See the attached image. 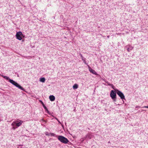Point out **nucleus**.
I'll return each instance as SVG.
<instances>
[{
    "label": "nucleus",
    "instance_id": "nucleus-1",
    "mask_svg": "<svg viewBox=\"0 0 148 148\" xmlns=\"http://www.w3.org/2000/svg\"><path fill=\"white\" fill-rule=\"evenodd\" d=\"M4 78L7 80H9V82L11 83L12 84L15 86L16 87L18 88L19 89H21V90L25 91V89L19 85L17 82L14 81L12 79H10L8 76H4L3 75H1Z\"/></svg>",
    "mask_w": 148,
    "mask_h": 148
},
{
    "label": "nucleus",
    "instance_id": "nucleus-2",
    "mask_svg": "<svg viewBox=\"0 0 148 148\" xmlns=\"http://www.w3.org/2000/svg\"><path fill=\"white\" fill-rule=\"evenodd\" d=\"M23 122L18 119H16V121L12 122L11 124L12 129L14 130H15L16 128L21 126Z\"/></svg>",
    "mask_w": 148,
    "mask_h": 148
},
{
    "label": "nucleus",
    "instance_id": "nucleus-3",
    "mask_svg": "<svg viewBox=\"0 0 148 148\" xmlns=\"http://www.w3.org/2000/svg\"><path fill=\"white\" fill-rule=\"evenodd\" d=\"M23 122L18 119H16V121L12 122L11 124L12 129L14 130H15L16 128L21 126Z\"/></svg>",
    "mask_w": 148,
    "mask_h": 148
},
{
    "label": "nucleus",
    "instance_id": "nucleus-4",
    "mask_svg": "<svg viewBox=\"0 0 148 148\" xmlns=\"http://www.w3.org/2000/svg\"><path fill=\"white\" fill-rule=\"evenodd\" d=\"M58 139L61 142L64 144H66L69 142L68 139L62 136H58Z\"/></svg>",
    "mask_w": 148,
    "mask_h": 148
},
{
    "label": "nucleus",
    "instance_id": "nucleus-5",
    "mask_svg": "<svg viewBox=\"0 0 148 148\" xmlns=\"http://www.w3.org/2000/svg\"><path fill=\"white\" fill-rule=\"evenodd\" d=\"M116 91H115L114 90H112L110 92V96L114 101H116Z\"/></svg>",
    "mask_w": 148,
    "mask_h": 148
},
{
    "label": "nucleus",
    "instance_id": "nucleus-6",
    "mask_svg": "<svg viewBox=\"0 0 148 148\" xmlns=\"http://www.w3.org/2000/svg\"><path fill=\"white\" fill-rule=\"evenodd\" d=\"M116 91L117 94L122 100L125 99V96L121 91L117 89L116 90Z\"/></svg>",
    "mask_w": 148,
    "mask_h": 148
},
{
    "label": "nucleus",
    "instance_id": "nucleus-7",
    "mask_svg": "<svg viewBox=\"0 0 148 148\" xmlns=\"http://www.w3.org/2000/svg\"><path fill=\"white\" fill-rule=\"evenodd\" d=\"M22 35V32H17L16 34V36L17 39L19 40H21L22 39L21 36Z\"/></svg>",
    "mask_w": 148,
    "mask_h": 148
},
{
    "label": "nucleus",
    "instance_id": "nucleus-8",
    "mask_svg": "<svg viewBox=\"0 0 148 148\" xmlns=\"http://www.w3.org/2000/svg\"><path fill=\"white\" fill-rule=\"evenodd\" d=\"M89 70L90 72L93 74H94L95 75H97V73L95 72V71L91 68L90 67H89Z\"/></svg>",
    "mask_w": 148,
    "mask_h": 148
},
{
    "label": "nucleus",
    "instance_id": "nucleus-9",
    "mask_svg": "<svg viewBox=\"0 0 148 148\" xmlns=\"http://www.w3.org/2000/svg\"><path fill=\"white\" fill-rule=\"evenodd\" d=\"M49 98L50 101H53L55 99V97L53 95H50L49 97Z\"/></svg>",
    "mask_w": 148,
    "mask_h": 148
},
{
    "label": "nucleus",
    "instance_id": "nucleus-10",
    "mask_svg": "<svg viewBox=\"0 0 148 148\" xmlns=\"http://www.w3.org/2000/svg\"><path fill=\"white\" fill-rule=\"evenodd\" d=\"M40 102H41V104H42L43 107H44V109L46 111H47V112H48V113L49 111H48V109H47V107L44 105V104L41 101H40Z\"/></svg>",
    "mask_w": 148,
    "mask_h": 148
},
{
    "label": "nucleus",
    "instance_id": "nucleus-11",
    "mask_svg": "<svg viewBox=\"0 0 148 148\" xmlns=\"http://www.w3.org/2000/svg\"><path fill=\"white\" fill-rule=\"evenodd\" d=\"M86 137L87 138H91L93 137V135H92L90 133H88V134L86 136Z\"/></svg>",
    "mask_w": 148,
    "mask_h": 148
},
{
    "label": "nucleus",
    "instance_id": "nucleus-12",
    "mask_svg": "<svg viewBox=\"0 0 148 148\" xmlns=\"http://www.w3.org/2000/svg\"><path fill=\"white\" fill-rule=\"evenodd\" d=\"M39 81L40 82L44 83L45 82V79L44 77L40 78Z\"/></svg>",
    "mask_w": 148,
    "mask_h": 148
},
{
    "label": "nucleus",
    "instance_id": "nucleus-13",
    "mask_svg": "<svg viewBox=\"0 0 148 148\" xmlns=\"http://www.w3.org/2000/svg\"><path fill=\"white\" fill-rule=\"evenodd\" d=\"M133 47L131 46H129V47L127 49V50L129 52L130 51L132 50L133 49Z\"/></svg>",
    "mask_w": 148,
    "mask_h": 148
},
{
    "label": "nucleus",
    "instance_id": "nucleus-14",
    "mask_svg": "<svg viewBox=\"0 0 148 148\" xmlns=\"http://www.w3.org/2000/svg\"><path fill=\"white\" fill-rule=\"evenodd\" d=\"M78 87V85L77 84H74V85L73 86V88L74 89H77Z\"/></svg>",
    "mask_w": 148,
    "mask_h": 148
},
{
    "label": "nucleus",
    "instance_id": "nucleus-15",
    "mask_svg": "<svg viewBox=\"0 0 148 148\" xmlns=\"http://www.w3.org/2000/svg\"><path fill=\"white\" fill-rule=\"evenodd\" d=\"M50 136L57 137L58 136L53 133H50Z\"/></svg>",
    "mask_w": 148,
    "mask_h": 148
},
{
    "label": "nucleus",
    "instance_id": "nucleus-16",
    "mask_svg": "<svg viewBox=\"0 0 148 148\" xmlns=\"http://www.w3.org/2000/svg\"><path fill=\"white\" fill-rule=\"evenodd\" d=\"M45 134L46 136H50V133H49L48 132H45Z\"/></svg>",
    "mask_w": 148,
    "mask_h": 148
},
{
    "label": "nucleus",
    "instance_id": "nucleus-17",
    "mask_svg": "<svg viewBox=\"0 0 148 148\" xmlns=\"http://www.w3.org/2000/svg\"><path fill=\"white\" fill-rule=\"evenodd\" d=\"M56 119L58 121L59 123L61 124V123L59 121H58V119L57 118H56Z\"/></svg>",
    "mask_w": 148,
    "mask_h": 148
},
{
    "label": "nucleus",
    "instance_id": "nucleus-18",
    "mask_svg": "<svg viewBox=\"0 0 148 148\" xmlns=\"http://www.w3.org/2000/svg\"><path fill=\"white\" fill-rule=\"evenodd\" d=\"M144 107L146 108H148V106H145Z\"/></svg>",
    "mask_w": 148,
    "mask_h": 148
},
{
    "label": "nucleus",
    "instance_id": "nucleus-19",
    "mask_svg": "<svg viewBox=\"0 0 148 148\" xmlns=\"http://www.w3.org/2000/svg\"><path fill=\"white\" fill-rule=\"evenodd\" d=\"M109 36H107V37H108V38H109Z\"/></svg>",
    "mask_w": 148,
    "mask_h": 148
}]
</instances>
